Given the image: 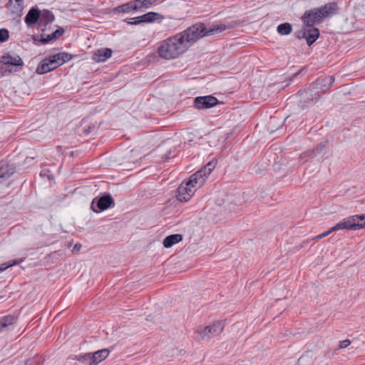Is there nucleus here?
I'll list each match as a JSON object with an SVG mask.
<instances>
[{"label":"nucleus","mask_w":365,"mask_h":365,"mask_svg":"<svg viewBox=\"0 0 365 365\" xmlns=\"http://www.w3.org/2000/svg\"><path fill=\"white\" fill-rule=\"evenodd\" d=\"M5 178V175H0V183L2 182L3 180Z\"/></svg>","instance_id":"obj_36"},{"label":"nucleus","mask_w":365,"mask_h":365,"mask_svg":"<svg viewBox=\"0 0 365 365\" xmlns=\"http://www.w3.org/2000/svg\"><path fill=\"white\" fill-rule=\"evenodd\" d=\"M319 36V31L317 28L304 29L299 31L297 37L305 38L309 46L312 45Z\"/></svg>","instance_id":"obj_8"},{"label":"nucleus","mask_w":365,"mask_h":365,"mask_svg":"<svg viewBox=\"0 0 365 365\" xmlns=\"http://www.w3.org/2000/svg\"><path fill=\"white\" fill-rule=\"evenodd\" d=\"M225 326V322L224 321H216L209 326L199 327L196 329L195 334H197L200 339L212 338L222 333Z\"/></svg>","instance_id":"obj_5"},{"label":"nucleus","mask_w":365,"mask_h":365,"mask_svg":"<svg viewBox=\"0 0 365 365\" xmlns=\"http://www.w3.org/2000/svg\"><path fill=\"white\" fill-rule=\"evenodd\" d=\"M143 17H144V14L135 18L128 19L125 21L129 24L137 25L141 23H145V19H143Z\"/></svg>","instance_id":"obj_25"},{"label":"nucleus","mask_w":365,"mask_h":365,"mask_svg":"<svg viewBox=\"0 0 365 365\" xmlns=\"http://www.w3.org/2000/svg\"><path fill=\"white\" fill-rule=\"evenodd\" d=\"M320 239H322V238L319 237V235L315 236L312 240H315V241H317V240H319Z\"/></svg>","instance_id":"obj_35"},{"label":"nucleus","mask_w":365,"mask_h":365,"mask_svg":"<svg viewBox=\"0 0 365 365\" xmlns=\"http://www.w3.org/2000/svg\"><path fill=\"white\" fill-rule=\"evenodd\" d=\"M64 33V29L62 28H60L57 30H56L54 32L52 33L53 37H54L56 39L61 36Z\"/></svg>","instance_id":"obj_28"},{"label":"nucleus","mask_w":365,"mask_h":365,"mask_svg":"<svg viewBox=\"0 0 365 365\" xmlns=\"http://www.w3.org/2000/svg\"><path fill=\"white\" fill-rule=\"evenodd\" d=\"M113 54V51L108 48H103L95 51L92 55V60L96 63L106 62Z\"/></svg>","instance_id":"obj_9"},{"label":"nucleus","mask_w":365,"mask_h":365,"mask_svg":"<svg viewBox=\"0 0 365 365\" xmlns=\"http://www.w3.org/2000/svg\"><path fill=\"white\" fill-rule=\"evenodd\" d=\"M216 165L217 161L212 160L192 174L187 181H183L178 188L177 199L181 202L189 200L196 190L203 185Z\"/></svg>","instance_id":"obj_2"},{"label":"nucleus","mask_w":365,"mask_h":365,"mask_svg":"<svg viewBox=\"0 0 365 365\" xmlns=\"http://www.w3.org/2000/svg\"><path fill=\"white\" fill-rule=\"evenodd\" d=\"M40 14L41 17L39 18L38 23L39 27H45L48 24L52 23L55 19L54 15L49 10H43L42 11H40Z\"/></svg>","instance_id":"obj_14"},{"label":"nucleus","mask_w":365,"mask_h":365,"mask_svg":"<svg viewBox=\"0 0 365 365\" xmlns=\"http://www.w3.org/2000/svg\"><path fill=\"white\" fill-rule=\"evenodd\" d=\"M73 58V56L67 52H61L51 56V58L52 59L53 63L56 66V68L68 62Z\"/></svg>","instance_id":"obj_11"},{"label":"nucleus","mask_w":365,"mask_h":365,"mask_svg":"<svg viewBox=\"0 0 365 365\" xmlns=\"http://www.w3.org/2000/svg\"><path fill=\"white\" fill-rule=\"evenodd\" d=\"M322 19L323 17L319 9H314L307 11L302 16V21L307 26H312L315 24H319Z\"/></svg>","instance_id":"obj_7"},{"label":"nucleus","mask_w":365,"mask_h":365,"mask_svg":"<svg viewBox=\"0 0 365 365\" xmlns=\"http://www.w3.org/2000/svg\"><path fill=\"white\" fill-rule=\"evenodd\" d=\"M143 19H145V23H153L159 19H163V16L159 13L150 11L145 14Z\"/></svg>","instance_id":"obj_22"},{"label":"nucleus","mask_w":365,"mask_h":365,"mask_svg":"<svg viewBox=\"0 0 365 365\" xmlns=\"http://www.w3.org/2000/svg\"><path fill=\"white\" fill-rule=\"evenodd\" d=\"M56 68V66L53 63L52 59L50 58H45L41 61L40 64L36 68V73L38 74H45Z\"/></svg>","instance_id":"obj_10"},{"label":"nucleus","mask_w":365,"mask_h":365,"mask_svg":"<svg viewBox=\"0 0 365 365\" xmlns=\"http://www.w3.org/2000/svg\"><path fill=\"white\" fill-rule=\"evenodd\" d=\"M113 204V200L110 195L101 197L97 202V206L101 210L108 209Z\"/></svg>","instance_id":"obj_19"},{"label":"nucleus","mask_w":365,"mask_h":365,"mask_svg":"<svg viewBox=\"0 0 365 365\" xmlns=\"http://www.w3.org/2000/svg\"><path fill=\"white\" fill-rule=\"evenodd\" d=\"M218 103V100L212 96H198L194 100V106L197 109H208Z\"/></svg>","instance_id":"obj_6"},{"label":"nucleus","mask_w":365,"mask_h":365,"mask_svg":"<svg viewBox=\"0 0 365 365\" xmlns=\"http://www.w3.org/2000/svg\"><path fill=\"white\" fill-rule=\"evenodd\" d=\"M0 63H1L0 70L3 76L9 75L13 71H16V70H14V67H22L24 65V61L19 56H13L9 53L2 56Z\"/></svg>","instance_id":"obj_3"},{"label":"nucleus","mask_w":365,"mask_h":365,"mask_svg":"<svg viewBox=\"0 0 365 365\" xmlns=\"http://www.w3.org/2000/svg\"><path fill=\"white\" fill-rule=\"evenodd\" d=\"M91 354H85L83 355H78L76 356V359L78 361L81 360L82 359H86L90 357Z\"/></svg>","instance_id":"obj_30"},{"label":"nucleus","mask_w":365,"mask_h":365,"mask_svg":"<svg viewBox=\"0 0 365 365\" xmlns=\"http://www.w3.org/2000/svg\"><path fill=\"white\" fill-rule=\"evenodd\" d=\"M158 0H135L138 11H144L156 4Z\"/></svg>","instance_id":"obj_20"},{"label":"nucleus","mask_w":365,"mask_h":365,"mask_svg":"<svg viewBox=\"0 0 365 365\" xmlns=\"http://www.w3.org/2000/svg\"><path fill=\"white\" fill-rule=\"evenodd\" d=\"M56 39L54 37H53V34L47 35L46 37H44L43 35H41V42L43 44L48 43L49 41Z\"/></svg>","instance_id":"obj_27"},{"label":"nucleus","mask_w":365,"mask_h":365,"mask_svg":"<svg viewBox=\"0 0 365 365\" xmlns=\"http://www.w3.org/2000/svg\"><path fill=\"white\" fill-rule=\"evenodd\" d=\"M115 13H130L138 11L135 0L123 4L114 9Z\"/></svg>","instance_id":"obj_17"},{"label":"nucleus","mask_w":365,"mask_h":365,"mask_svg":"<svg viewBox=\"0 0 365 365\" xmlns=\"http://www.w3.org/2000/svg\"><path fill=\"white\" fill-rule=\"evenodd\" d=\"M334 78L331 76H326L324 78H319L317 80V86L322 92H327L334 84Z\"/></svg>","instance_id":"obj_12"},{"label":"nucleus","mask_w":365,"mask_h":365,"mask_svg":"<svg viewBox=\"0 0 365 365\" xmlns=\"http://www.w3.org/2000/svg\"><path fill=\"white\" fill-rule=\"evenodd\" d=\"M81 248V245L79 243H77L74 245L72 252H78Z\"/></svg>","instance_id":"obj_31"},{"label":"nucleus","mask_w":365,"mask_h":365,"mask_svg":"<svg viewBox=\"0 0 365 365\" xmlns=\"http://www.w3.org/2000/svg\"><path fill=\"white\" fill-rule=\"evenodd\" d=\"M307 358V356H304V355H303V356H302L298 359V364H299V365H301V364L304 362V361H305V359H306Z\"/></svg>","instance_id":"obj_34"},{"label":"nucleus","mask_w":365,"mask_h":365,"mask_svg":"<svg viewBox=\"0 0 365 365\" xmlns=\"http://www.w3.org/2000/svg\"><path fill=\"white\" fill-rule=\"evenodd\" d=\"M365 227V215H356L343 219L335 225L339 230H357Z\"/></svg>","instance_id":"obj_4"},{"label":"nucleus","mask_w":365,"mask_h":365,"mask_svg":"<svg viewBox=\"0 0 365 365\" xmlns=\"http://www.w3.org/2000/svg\"><path fill=\"white\" fill-rule=\"evenodd\" d=\"M325 237H326V234H324V232L319 235V237H321V238H324Z\"/></svg>","instance_id":"obj_37"},{"label":"nucleus","mask_w":365,"mask_h":365,"mask_svg":"<svg viewBox=\"0 0 365 365\" xmlns=\"http://www.w3.org/2000/svg\"><path fill=\"white\" fill-rule=\"evenodd\" d=\"M182 240V236L180 234H173L166 237L163 240V246L170 248Z\"/></svg>","instance_id":"obj_18"},{"label":"nucleus","mask_w":365,"mask_h":365,"mask_svg":"<svg viewBox=\"0 0 365 365\" xmlns=\"http://www.w3.org/2000/svg\"><path fill=\"white\" fill-rule=\"evenodd\" d=\"M339 230L338 229H336L335 228V225L334 227H332L331 228H330L329 230H327V232H324V234H326V237L329 235L331 232H334V231H337Z\"/></svg>","instance_id":"obj_33"},{"label":"nucleus","mask_w":365,"mask_h":365,"mask_svg":"<svg viewBox=\"0 0 365 365\" xmlns=\"http://www.w3.org/2000/svg\"><path fill=\"white\" fill-rule=\"evenodd\" d=\"M16 318L12 315H6L0 318V332L6 329L9 326L14 324Z\"/></svg>","instance_id":"obj_21"},{"label":"nucleus","mask_w":365,"mask_h":365,"mask_svg":"<svg viewBox=\"0 0 365 365\" xmlns=\"http://www.w3.org/2000/svg\"><path fill=\"white\" fill-rule=\"evenodd\" d=\"M323 19L334 15L338 10L337 4L331 2L325 4L324 6L319 8Z\"/></svg>","instance_id":"obj_16"},{"label":"nucleus","mask_w":365,"mask_h":365,"mask_svg":"<svg viewBox=\"0 0 365 365\" xmlns=\"http://www.w3.org/2000/svg\"><path fill=\"white\" fill-rule=\"evenodd\" d=\"M109 354V351L108 349H101L93 353L92 356H90L89 359H91L89 365H97L101 361L104 360L108 357Z\"/></svg>","instance_id":"obj_15"},{"label":"nucleus","mask_w":365,"mask_h":365,"mask_svg":"<svg viewBox=\"0 0 365 365\" xmlns=\"http://www.w3.org/2000/svg\"><path fill=\"white\" fill-rule=\"evenodd\" d=\"M40 17V11L36 8H31L25 16L24 21L28 26H31L39 21Z\"/></svg>","instance_id":"obj_13"},{"label":"nucleus","mask_w":365,"mask_h":365,"mask_svg":"<svg viewBox=\"0 0 365 365\" xmlns=\"http://www.w3.org/2000/svg\"><path fill=\"white\" fill-rule=\"evenodd\" d=\"M351 344V341L349 339H346L340 341L339 347L341 349H344L349 346Z\"/></svg>","instance_id":"obj_29"},{"label":"nucleus","mask_w":365,"mask_h":365,"mask_svg":"<svg viewBox=\"0 0 365 365\" xmlns=\"http://www.w3.org/2000/svg\"><path fill=\"white\" fill-rule=\"evenodd\" d=\"M277 31L280 35H288L291 34L292 28L289 23H284L277 26Z\"/></svg>","instance_id":"obj_23"},{"label":"nucleus","mask_w":365,"mask_h":365,"mask_svg":"<svg viewBox=\"0 0 365 365\" xmlns=\"http://www.w3.org/2000/svg\"><path fill=\"white\" fill-rule=\"evenodd\" d=\"M24 261V258H21L19 259H15V260L11 261V262L3 263L1 265L0 272H4L6 269H8L11 267L19 264L20 263L23 262Z\"/></svg>","instance_id":"obj_24"},{"label":"nucleus","mask_w":365,"mask_h":365,"mask_svg":"<svg viewBox=\"0 0 365 365\" xmlns=\"http://www.w3.org/2000/svg\"><path fill=\"white\" fill-rule=\"evenodd\" d=\"M225 26L212 25L206 29L203 24H196L187 29L170 36L158 43L157 53L164 60L170 61L184 54L199 38L224 31Z\"/></svg>","instance_id":"obj_1"},{"label":"nucleus","mask_w":365,"mask_h":365,"mask_svg":"<svg viewBox=\"0 0 365 365\" xmlns=\"http://www.w3.org/2000/svg\"><path fill=\"white\" fill-rule=\"evenodd\" d=\"M339 230L338 229H336L335 228V225L334 227H332L331 228H330L329 230H327V232H324V234H326V237L329 235L331 232H334V231H337Z\"/></svg>","instance_id":"obj_32"},{"label":"nucleus","mask_w":365,"mask_h":365,"mask_svg":"<svg viewBox=\"0 0 365 365\" xmlns=\"http://www.w3.org/2000/svg\"><path fill=\"white\" fill-rule=\"evenodd\" d=\"M9 39V31L6 29H0V43Z\"/></svg>","instance_id":"obj_26"}]
</instances>
